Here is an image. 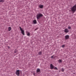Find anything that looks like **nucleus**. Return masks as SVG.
I'll return each mask as SVG.
<instances>
[{
  "label": "nucleus",
  "instance_id": "obj_1",
  "mask_svg": "<svg viewBox=\"0 0 76 76\" xmlns=\"http://www.w3.org/2000/svg\"><path fill=\"white\" fill-rule=\"evenodd\" d=\"M71 10L72 12L75 13L76 11V5H75L71 8Z\"/></svg>",
  "mask_w": 76,
  "mask_h": 76
},
{
  "label": "nucleus",
  "instance_id": "obj_2",
  "mask_svg": "<svg viewBox=\"0 0 76 76\" xmlns=\"http://www.w3.org/2000/svg\"><path fill=\"white\" fill-rule=\"evenodd\" d=\"M42 16H43V15H42V14H38L37 15V19H39L40 18H41V17H42Z\"/></svg>",
  "mask_w": 76,
  "mask_h": 76
},
{
  "label": "nucleus",
  "instance_id": "obj_3",
  "mask_svg": "<svg viewBox=\"0 0 76 76\" xmlns=\"http://www.w3.org/2000/svg\"><path fill=\"white\" fill-rule=\"evenodd\" d=\"M19 28H20V30L21 31V33L23 34V35H25V33L24 30L22 29V28H21V27H19Z\"/></svg>",
  "mask_w": 76,
  "mask_h": 76
},
{
  "label": "nucleus",
  "instance_id": "obj_4",
  "mask_svg": "<svg viewBox=\"0 0 76 76\" xmlns=\"http://www.w3.org/2000/svg\"><path fill=\"white\" fill-rule=\"evenodd\" d=\"M15 73L16 75H19L20 74V71L19 70H16Z\"/></svg>",
  "mask_w": 76,
  "mask_h": 76
},
{
  "label": "nucleus",
  "instance_id": "obj_5",
  "mask_svg": "<svg viewBox=\"0 0 76 76\" xmlns=\"http://www.w3.org/2000/svg\"><path fill=\"white\" fill-rule=\"evenodd\" d=\"M64 32L65 33H68L69 32V30L67 28H66L64 30Z\"/></svg>",
  "mask_w": 76,
  "mask_h": 76
},
{
  "label": "nucleus",
  "instance_id": "obj_6",
  "mask_svg": "<svg viewBox=\"0 0 76 76\" xmlns=\"http://www.w3.org/2000/svg\"><path fill=\"white\" fill-rule=\"evenodd\" d=\"M65 39H68L69 38V35H66L65 36Z\"/></svg>",
  "mask_w": 76,
  "mask_h": 76
},
{
  "label": "nucleus",
  "instance_id": "obj_7",
  "mask_svg": "<svg viewBox=\"0 0 76 76\" xmlns=\"http://www.w3.org/2000/svg\"><path fill=\"white\" fill-rule=\"evenodd\" d=\"M50 67L51 69H54V66H53V65L52 64H50Z\"/></svg>",
  "mask_w": 76,
  "mask_h": 76
},
{
  "label": "nucleus",
  "instance_id": "obj_8",
  "mask_svg": "<svg viewBox=\"0 0 76 76\" xmlns=\"http://www.w3.org/2000/svg\"><path fill=\"white\" fill-rule=\"evenodd\" d=\"M39 8H40L41 9H42V8H43L44 7V6L42 5H39Z\"/></svg>",
  "mask_w": 76,
  "mask_h": 76
},
{
  "label": "nucleus",
  "instance_id": "obj_9",
  "mask_svg": "<svg viewBox=\"0 0 76 76\" xmlns=\"http://www.w3.org/2000/svg\"><path fill=\"white\" fill-rule=\"evenodd\" d=\"M33 22L34 24H36L37 23V20H33Z\"/></svg>",
  "mask_w": 76,
  "mask_h": 76
},
{
  "label": "nucleus",
  "instance_id": "obj_10",
  "mask_svg": "<svg viewBox=\"0 0 76 76\" xmlns=\"http://www.w3.org/2000/svg\"><path fill=\"white\" fill-rule=\"evenodd\" d=\"M58 61V63H61V62H62V60L59 59Z\"/></svg>",
  "mask_w": 76,
  "mask_h": 76
},
{
  "label": "nucleus",
  "instance_id": "obj_11",
  "mask_svg": "<svg viewBox=\"0 0 76 76\" xmlns=\"http://www.w3.org/2000/svg\"><path fill=\"white\" fill-rule=\"evenodd\" d=\"M11 29H12V28H11V27H9L8 28V31H10L11 30Z\"/></svg>",
  "mask_w": 76,
  "mask_h": 76
},
{
  "label": "nucleus",
  "instance_id": "obj_12",
  "mask_svg": "<svg viewBox=\"0 0 76 76\" xmlns=\"http://www.w3.org/2000/svg\"><path fill=\"white\" fill-rule=\"evenodd\" d=\"M37 72H40V69H37Z\"/></svg>",
  "mask_w": 76,
  "mask_h": 76
},
{
  "label": "nucleus",
  "instance_id": "obj_13",
  "mask_svg": "<svg viewBox=\"0 0 76 76\" xmlns=\"http://www.w3.org/2000/svg\"><path fill=\"white\" fill-rule=\"evenodd\" d=\"M27 36H28L29 37V36H30V33L28 32V33L27 34Z\"/></svg>",
  "mask_w": 76,
  "mask_h": 76
},
{
  "label": "nucleus",
  "instance_id": "obj_14",
  "mask_svg": "<svg viewBox=\"0 0 76 76\" xmlns=\"http://www.w3.org/2000/svg\"><path fill=\"white\" fill-rule=\"evenodd\" d=\"M39 55H41L42 54V52H40L38 53Z\"/></svg>",
  "mask_w": 76,
  "mask_h": 76
},
{
  "label": "nucleus",
  "instance_id": "obj_15",
  "mask_svg": "<svg viewBox=\"0 0 76 76\" xmlns=\"http://www.w3.org/2000/svg\"><path fill=\"white\" fill-rule=\"evenodd\" d=\"M4 2V0H0V2H2V3Z\"/></svg>",
  "mask_w": 76,
  "mask_h": 76
},
{
  "label": "nucleus",
  "instance_id": "obj_16",
  "mask_svg": "<svg viewBox=\"0 0 76 76\" xmlns=\"http://www.w3.org/2000/svg\"><path fill=\"white\" fill-rule=\"evenodd\" d=\"M54 69H55V70H58V69H57V68L56 67H54L53 68Z\"/></svg>",
  "mask_w": 76,
  "mask_h": 76
},
{
  "label": "nucleus",
  "instance_id": "obj_17",
  "mask_svg": "<svg viewBox=\"0 0 76 76\" xmlns=\"http://www.w3.org/2000/svg\"><path fill=\"white\" fill-rule=\"evenodd\" d=\"M68 28L69 29H71V27H70V26H69L68 27Z\"/></svg>",
  "mask_w": 76,
  "mask_h": 76
},
{
  "label": "nucleus",
  "instance_id": "obj_18",
  "mask_svg": "<svg viewBox=\"0 0 76 76\" xmlns=\"http://www.w3.org/2000/svg\"><path fill=\"white\" fill-rule=\"evenodd\" d=\"M64 47H65V45H63L62 46V48H64Z\"/></svg>",
  "mask_w": 76,
  "mask_h": 76
},
{
  "label": "nucleus",
  "instance_id": "obj_19",
  "mask_svg": "<svg viewBox=\"0 0 76 76\" xmlns=\"http://www.w3.org/2000/svg\"><path fill=\"white\" fill-rule=\"evenodd\" d=\"M54 55L53 56L51 57V58H54Z\"/></svg>",
  "mask_w": 76,
  "mask_h": 76
},
{
  "label": "nucleus",
  "instance_id": "obj_20",
  "mask_svg": "<svg viewBox=\"0 0 76 76\" xmlns=\"http://www.w3.org/2000/svg\"><path fill=\"white\" fill-rule=\"evenodd\" d=\"M18 51L17 50H15V53H16V52H17Z\"/></svg>",
  "mask_w": 76,
  "mask_h": 76
},
{
  "label": "nucleus",
  "instance_id": "obj_21",
  "mask_svg": "<svg viewBox=\"0 0 76 76\" xmlns=\"http://www.w3.org/2000/svg\"><path fill=\"white\" fill-rule=\"evenodd\" d=\"M64 69L63 68H62L61 71L62 72H64Z\"/></svg>",
  "mask_w": 76,
  "mask_h": 76
},
{
  "label": "nucleus",
  "instance_id": "obj_22",
  "mask_svg": "<svg viewBox=\"0 0 76 76\" xmlns=\"http://www.w3.org/2000/svg\"><path fill=\"white\" fill-rule=\"evenodd\" d=\"M37 29L38 28H37L35 29V31H37Z\"/></svg>",
  "mask_w": 76,
  "mask_h": 76
},
{
  "label": "nucleus",
  "instance_id": "obj_23",
  "mask_svg": "<svg viewBox=\"0 0 76 76\" xmlns=\"http://www.w3.org/2000/svg\"><path fill=\"white\" fill-rule=\"evenodd\" d=\"M17 76H19V75H18Z\"/></svg>",
  "mask_w": 76,
  "mask_h": 76
}]
</instances>
